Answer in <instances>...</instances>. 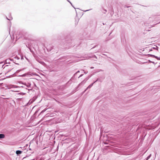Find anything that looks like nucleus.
I'll list each match as a JSON object with an SVG mask.
<instances>
[{"label": "nucleus", "instance_id": "1", "mask_svg": "<svg viewBox=\"0 0 160 160\" xmlns=\"http://www.w3.org/2000/svg\"><path fill=\"white\" fill-rule=\"evenodd\" d=\"M30 86L29 85L27 84L26 83H25L24 84L21 83V88H24L25 89V91L28 92V89L27 88H28Z\"/></svg>", "mask_w": 160, "mask_h": 160}, {"label": "nucleus", "instance_id": "2", "mask_svg": "<svg viewBox=\"0 0 160 160\" xmlns=\"http://www.w3.org/2000/svg\"><path fill=\"white\" fill-rule=\"evenodd\" d=\"M22 147H21V149H22V151L21 150V154L23 152L24 153L28 152V150L26 149V147L25 146H24L23 148V149H22Z\"/></svg>", "mask_w": 160, "mask_h": 160}, {"label": "nucleus", "instance_id": "3", "mask_svg": "<svg viewBox=\"0 0 160 160\" xmlns=\"http://www.w3.org/2000/svg\"><path fill=\"white\" fill-rule=\"evenodd\" d=\"M158 48L156 45H154L151 48V49H149V51H152V49L155 50L156 51V52H158Z\"/></svg>", "mask_w": 160, "mask_h": 160}, {"label": "nucleus", "instance_id": "4", "mask_svg": "<svg viewBox=\"0 0 160 160\" xmlns=\"http://www.w3.org/2000/svg\"><path fill=\"white\" fill-rule=\"evenodd\" d=\"M14 88V90H12L13 91L19 92V87L17 86L16 85H13Z\"/></svg>", "mask_w": 160, "mask_h": 160}, {"label": "nucleus", "instance_id": "5", "mask_svg": "<svg viewBox=\"0 0 160 160\" xmlns=\"http://www.w3.org/2000/svg\"><path fill=\"white\" fill-rule=\"evenodd\" d=\"M91 77V76H89L88 77L86 78L81 83L78 84V86L82 84H84L86 82V81Z\"/></svg>", "mask_w": 160, "mask_h": 160}, {"label": "nucleus", "instance_id": "6", "mask_svg": "<svg viewBox=\"0 0 160 160\" xmlns=\"http://www.w3.org/2000/svg\"><path fill=\"white\" fill-rule=\"evenodd\" d=\"M20 70H18L13 75L15 76L19 77L20 76Z\"/></svg>", "mask_w": 160, "mask_h": 160}, {"label": "nucleus", "instance_id": "7", "mask_svg": "<svg viewBox=\"0 0 160 160\" xmlns=\"http://www.w3.org/2000/svg\"><path fill=\"white\" fill-rule=\"evenodd\" d=\"M148 55L152 58H154L158 60H160V57H158L152 54H148Z\"/></svg>", "mask_w": 160, "mask_h": 160}, {"label": "nucleus", "instance_id": "8", "mask_svg": "<svg viewBox=\"0 0 160 160\" xmlns=\"http://www.w3.org/2000/svg\"><path fill=\"white\" fill-rule=\"evenodd\" d=\"M93 83H92L91 84H90L86 89V90L83 92V93H84V92L87 90V89H88V88H90L93 85Z\"/></svg>", "mask_w": 160, "mask_h": 160}, {"label": "nucleus", "instance_id": "9", "mask_svg": "<svg viewBox=\"0 0 160 160\" xmlns=\"http://www.w3.org/2000/svg\"><path fill=\"white\" fill-rule=\"evenodd\" d=\"M5 135L3 134H0V138H5Z\"/></svg>", "mask_w": 160, "mask_h": 160}, {"label": "nucleus", "instance_id": "10", "mask_svg": "<svg viewBox=\"0 0 160 160\" xmlns=\"http://www.w3.org/2000/svg\"><path fill=\"white\" fill-rule=\"evenodd\" d=\"M34 152L33 150H32L31 148H30L29 150H28V152L29 153H32Z\"/></svg>", "mask_w": 160, "mask_h": 160}, {"label": "nucleus", "instance_id": "11", "mask_svg": "<svg viewBox=\"0 0 160 160\" xmlns=\"http://www.w3.org/2000/svg\"><path fill=\"white\" fill-rule=\"evenodd\" d=\"M16 153L18 155H19L20 154V150H18L16 151Z\"/></svg>", "mask_w": 160, "mask_h": 160}, {"label": "nucleus", "instance_id": "12", "mask_svg": "<svg viewBox=\"0 0 160 160\" xmlns=\"http://www.w3.org/2000/svg\"><path fill=\"white\" fill-rule=\"evenodd\" d=\"M53 49V48L52 47H51L50 48H49V47L48 46L47 48V49L48 50V51H50L51 50H52V49Z\"/></svg>", "mask_w": 160, "mask_h": 160}, {"label": "nucleus", "instance_id": "13", "mask_svg": "<svg viewBox=\"0 0 160 160\" xmlns=\"http://www.w3.org/2000/svg\"><path fill=\"white\" fill-rule=\"evenodd\" d=\"M6 18H7L8 20H9V21H10V20H12V17H9V18H8L7 17H6Z\"/></svg>", "mask_w": 160, "mask_h": 160}, {"label": "nucleus", "instance_id": "14", "mask_svg": "<svg viewBox=\"0 0 160 160\" xmlns=\"http://www.w3.org/2000/svg\"><path fill=\"white\" fill-rule=\"evenodd\" d=\"M97 81H99V82H102V81L100 80V79H99L98 78V79H97V80L96 81H94V82L93 83V84H94V83H95V82H97Z\"/></svg>", "mask_w": 160, "mask_h": 160}, {"label": "nucleus", "instance_id": "15", "mask_svg": "<svg viewBox=\"0 0 160 160\" xmlns=\"http://www.w3.org/2000/svg\"><path fill=\"white\" fill-rule=\"evenodd\" d=\"M38 62L40 63H41L43 65L45 64L44 62L42 61H38Z\"/></svg>", "mask_w": 160, "mask_h": 160}, {"label": "nucleus", "instance_id": "16", "mask_svg": "<svg viewBox=\"0 0 160 160\" xmlns=\"http://www.w3.org/2000/svg\"><path fill=\"white\" fill-rule=\"evenodd\" d=\"M34 100H35V99H34V100H30V101H29V102L30 103H32L34 101Z\"/></svg>", "mask_w": 160, "mask_h": 160}, {"label": "nucleus", "instance_id": "17", "mask_svg": "<svg viewBox=\"0 0 160 160\" xmlns=\"http://www.w3.org/2000/svg\"><path fill=\"white\" fill-rule=\"evenodd\" d=\"M151 154H150L149 156H148L147 158V160H148V159H149L150 158V157H151Z\"/></svg>", "mask_w": 160, "mask_h": 160}, {"label": "nucleus", "instance_id": "18", "mask_svg": "<svg viewBox=\"0 0 160 160\" xmlns=\"http://www.w3.org/2000/svg\"><path fill=\"white\" fill-rule=\"evenodd\" d=\"M80 86V85H79V86H78H78L77 87H76L75 88V90H76V91H75V92L77 90V89Z\"/></svg>", "mask_w": 160, "mask_h": 160}, {"label": "nucleus", "instance_id": "19", "mask_svg": "<svg viewBox=\"0 0 160 160\" xmlns=\"http://www.w3.org/2000/svg\"><path fill=\"white\" fill-rule=\"evenodd\" d=\"M92 58H97V57L94 55H92Z\"/></svg>", "mask_w": 160, "mask_h": 160}, {"label": "nucleus", "instance_id": "20", "mask_svg": "<svg viewBox=\"0 0 160 160\" xmlns=\"http://www.w3.org/2000/svg\"><path fill=\"white\" fill-rule=\"evenodd\" d=\"M67 1L68 2H69L71 4V5H72V7H73V6H72V3H71V2L70 1H69V0H67Z\"/></svg>", "mask_w": 160, "mask_h": 160}, {"label": "nucleus", "instance_id": "21", "mask_svg": "<svg viewBox=\"0 0 160 160\" xmlns=\"http://www.w3.org/2000/svg\"><path fill=\"white\" fill-rule=\"evenodd\" d=\"M67 1L68 2H69L71 4V5H72V7H73V6H72V3H71V2L70 1H69V0H67Z\"/></svg>", "mask_w": 160, "mask_h": 160}, {"label": "nucleus", "instance_id": "22", "mask_svg": "<svg viewBox=\"0 0 160 160\" xmlns=\"http://www.w3.org/2000/svg\"><path fill=\"white\" fill-rule=\"evenodd\" d=\"M46 110H45V109H44L43 110L42 112H41V113H42V112H44Z\"/></svg>", "mask_w": 160, "mask_h": 160}, {"label": "nucleus", "instance_id": "23", "mask_svg": "<svg viewBox=\"0 0 160 160\" xmlns=\"http://www.w3.org/2000/svg\"><path fill=\"white\" fill-rule=\"evenodd\" d=\"M15 59L17 58V59L18 60L19 59V58L18 57H15Z\"/></svg>", "mask_w": 160, "mask_h": 160}, {"label": "nucleus", "instance_id": "24", "mask_svg": "<svg viewBox=\"0 0 160 160\" xmlns=\"http://www.w3.org/2000/svg\"><path fill=\"white\" fill-rule=\"evenodd\" d=\"M23 59V56H21V59L22 60V59Z\"/></svg>", "mask_w": 160, "mask_h": 160}, {"label": "nucleus", "instance_id": "25", "mask_svg": "<svg viewBox=\"0 0 160 160\" xmlns=\"http://www.w3.org/2000/svg\"><path fill=\"white\" fill-rule=\"evenodd\" d=\"M103 10L104 11H105V12H107V10H106V9H104V8H103Z\"/></svg>", "mask_w": 160, "mask_h": 160}, {"label": "nucleus", "instance_id": "26", "mask_svg": "<svg viewBox=\"0 0 160 160\" xmlns=\"http://www.w3.org/2000/svg\"><path fill=\"white\" fill-rule=\"evenodd\" d=\"M148 23H144V25L146 26H148Z\"/></svg>", "mask_w": 160, "mask_h": 160}, {"label": "nucleus", "instance_id": "27", "mask_svg": "<svg viewBox=\"0 0 160 160\" xmlns=\"http://www.w3.org/2000/svg\"><path fill=\"white\" fill-rule=\"evenodd\" d=\"M83 74H82L80 75L79 77V78L82 77L83 76Z\"/></svg>", "mask_w": 160, "mask_h": 160}, {"label": "nucleus", "instance_id": "28", "mask_svg": "<svg viewBox=\"0 0 160 160\" xmlns=\"http://www.w3.org/2000/svg\"><path fill=\"white\" fill-rule=\"evenodd\" d=\"M20 94H21V95L22 94H25V93H22V92H21L20 93Z\"/></svg>", "mask_w": 160, "mask_h": 160}, {"label": "nucleus", "instance_id": "29", "mask_svg": "<svg viewBox=\"0 0 160 160\" xmlns=\"http://www.w3.org/2000/svg\"><path fill=\"white\" fill-rule=\"evenodd\" d=\"M25 75L24 74H23L22 75H20V76L21 77V76H22V77H23V76H24Z\"/></svg>", "mask_w": 160, "mask_h": 160}, {"label": "nucleus", "instance_id": "30", "mask_svg": "<svg viewBox=\"0 0 160 160\" xmlns=\"http://www.w3.org/2000/svg\"><path fill=\"white\" fill-rule=\"evenodd\" d=\"M155 25H152V26H151V27H154V26H155Z\"/></svg>", "mask_w": 160, "mask_h": 160}, {"label": "nucleus", "instance_id": "31", "mask_svg": "<svg viewBox=\"0 0 160 160\" xmlns=\"http://www.w3.org/2000/svg\"><path fill=\"white\" fill-rule=\"evenodd\" d=\"M94 68L93 67H91L90 68H91V69H93V68Z\"/></svg>", "mask_w": 160, "mask_h": 160}, {"label": "nucleus", "instance_id": "32", "mask_svg": "<svg viewBox=\"0 0 160 160\" xmlns=\"http://www.w3.org/2000/svg\"><path fill=\"white\" fill-rule=\"evenodd\" d=\"M79 72V71H78V72H77L76 73H75V74L77 73H78V72Z\"/></svg>", "mask_w": 160, "mask_h": 160}, {"label": "nucleus", "instance_id": "33", "mask_svg": "<svg viewBox=\"0 0 160 160\" xmlns=\"http://www.w3.org/2000/svg\"><path fill=\"white\" fill-rule=\"evenodd\" d=\"M84 73H85V74H87V73H88V72H84Z\"/></svg>", "mask_w": 160, "mask_h": 160}, {"label": "nucleus", "instance_id": "34", "mask_svg": "<svg viewBox=\"0 0 160 160\" xmlns=\"http://www.w3.org/2000/svg\"><path fill=\"white\" fill-rule=\"evenodd\" d=\"M70 82V81H68V82L66 83V84H68V83H69Z\"/></svg>", "mask_w": 160, "mask_h": 160}, {"label": "nucleus", "instance_id": "35", "mask_svg": "<svg viewBox=\"0 0 160 160\" xmlns=\"http://www.w3.org/2000/svg\"><path fill=\"white\" fill-rule=\"evenodd\" d=\"M151 18H149V20H151L150 19Z\"/></svg>", "mask_w": 160, "mask_h": 160}, {"label": "nucleus", "instance_id": "36", "mask_svg": "<svg viewBox=\"0 0 160 160\" xmlns=\"http://www.w3.org/2000/svg\"><path fill=\"white\" fill-rule=\"evenodd\" d=\"M151 62L153 63H154V62Z\"/></svg>", "mask_w": 160, "mask_h": 160}, {"label": "nucleus", "instance_id": "37", "mask_svg": "<svg viewBox=\"0 0 160 160\" xmlns=\"http://www.w3.org/2000/svg\"><path fill=\"white\" fill-rule=\"evenodd\" d=\"M89 10H87L85 11V12H86V11H89Z\"/></svg>", "mask_w": 160, "mask_h": 160}, {"label": "nucleus", "instance_id": "38", "mask_svg": "<svg viewBox=\"0 0 160 160\" xmlns=\"http://www.w3.org/2000/svg\"><path fill=\"white\" fill-rule=\"evenodd\" d=\"M130 7V6L127 7L128 8H129V7Z\"/></svg>", "mask_w": 160, "mask_h": 160}, {"label": "nucleus", "instance_id": "39", "mask_svg": "<svg viewBox=\"0 0 160 160\" xmlns=\"http://www.w3.org/2000/svg\"><path fill=\"white\" fill-rule=\"evenodd\" d=\"M25 158H26L25 157H23V159H24Z\"/></svg>", "mask_w": 160, "mask_h": 160}, {"label": "nucleus", "instance_id": "40", "mask_svg": "<svg viewBox=\"0 0 160 160\" xmlns=\"http://www.w3.org/2000/svg\"><path fill=\"white\" fill-rule=\"evenodd\" d=\"M106 12H103V13H106Z\"/></svg>", "mask_w": 160, "mask_h": 160}, {"label": "nucleus", "instance_id": "41", "mask_svg": "<svg viewBox=\"0 0 160 160\" xmlns=\"http://www.w3.org/2000/svg\"><path fill=\"white\" fill-rule=\"evenodd\" d=\"M95 47V46L94 47H93V48H92H92H94Z\"/></svg>", "mask_w": 160, "mask_h": 160}, {"label": "nucleus", "instance_id": "42", "mask_svg": "<svg viewBox=\"0 0 160 160\" xmlns=\"http://www.w3.org/2000/svg\"><path fill=\"white\" fill-rule=\"evenodd\" d=\"M31 160H35L34 159H31Z\"/></svg>", "mask_w": 160, "mask_h": 160}, {"label": "nucleus", "instance_id": "43", "mask_svg": "<svg viewBox=\"0 0 160 160\" xmlns=\"http://www.w3.org/2000/svg\"><path fill=\"white\" fill-rule=\"evenodd\" d=\"M19 82V83H20V81H19V82Z\"/></svg>", "mask_w": 160, "mask_h": 160}, {"label": "nucleus", "instance_id": "44", "mask_svg": "<svg viewBox=\"0 0 160 160\" xmlns=\"http://www.w3.org/2000/svg\"><path fill=\"white\" fill-rule=\"evenodd\" d=\"M20 94V93H18V94Z\"/></svg>", "mask_w": 160, "mask_h": 160}]
</instances>
